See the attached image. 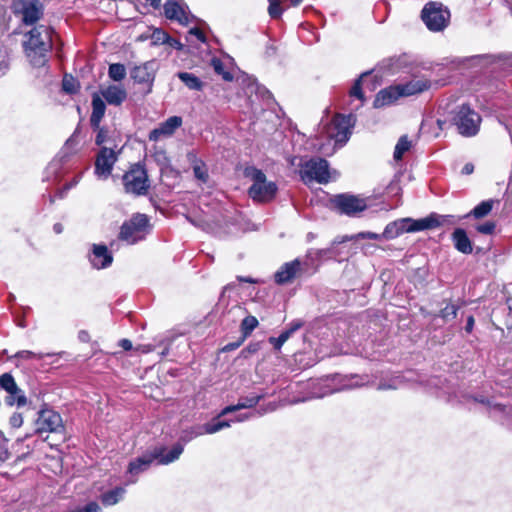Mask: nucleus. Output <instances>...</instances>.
<instances>
[{
	"label": "nucleus",
	"mask_w": 512,
	"mask_h": 512,
	"mask_svg": "<svg viewBox=\"0 0 512 512\" xmlns=\"http://www.w3.org/2000/svg\"><path fill=\"white\" fill-rule=\"evenodd\" d=\"M354 123L355 117L352 114L336 115L321 131V138L329 144L321 143L318 150L325 155L333 154L349 140Z\"/></svg>",
	"instance_id": "f257e3e1"
},
{
	"label": "nucleus",
	"mask_w": 512,
	"mask_h": 512,
	"mask_svg": "<svg viewBox=\"0 0 512 512\" xmlns=\"http://www.w3.org/2000/svg\"><path fill=\"white\" fill-rule=\"evenodd\" d=\"M11 10L13 19L18 23L13 35L22 36L21 44L29 57L32 52V0H13Z\"/></svg>",
	"instance_id": "f03ea898"
},
{
	"label": "nucleus",
	"mask_w": 512,
	"mask_h": 512,
	"mask_svg": "<svg viewBox=\"0 0 512 512\" xmlns=\"http://www.w3.org/2000/svg\"><path fill=\"white\" fill-rule=\"evenodd\" d=\"M297 158L291 159V165H296ZM299 176L305 184H311L313 182L319 184H326L330 181V170L329 163L319 157L314 158H300L299 163Z\"/></svg>",
	"instance_id": "7ed1b4c3"
},
{
	"label": "nucleus",
	"mask_w": 512,
	"mask_h": 512,
	"mask_svg": "<svg viewBox=\"0 0 512 512\" xmlns=\"http://www.w3.org/2000/svg\"><path fill=\"white\" fill-rule=\"evenodd\" d=\"M244 175L253 182L248 190L253 201L270 202L275 198L278 187L275 182L267 180L262 170L248 166L244 170Z\"/></svg>",
	"instance_id": "20e7f679"
},
{
	"label": "nucleus",
	"mask_w": 512,
	"mask_h": 512,
	"mask_svg": "<svg viewBox=\"0 0 512 512\" xmlns=\"http://www.w3.org/2000/svg\"><path fill=\"white\" fill-rule=\"evenodd\" d=\"M183 445L178 443L172 447L168 454H164L165 449H155L153 454L144 455L131 461L128 467V472L131 475H138L146 471L154 460H158L159 464L166 465L177 460L183 452Z\"/></svg>",
	"instance_id": "39448f33"
},
{
	"label": "nucleus",
	"mask_w": 512,
	"mask_h": 512,
	"mask_svg": "<svg viewBox=\"0 0 512 512\" xmlns=\"http://www.w3.org/2000/svg\"><path fill=\"white\" fill-rule=\"evenodd\" d=\"M481 116L469 105H461L452 112L451 122L463 137H473L480 129Z\"/></svg>",
	"instance_id": "423d86ee"
},
{
	"label": "nucleus",
	"mask_w": 512,
	"mask_h": 512,
	"mask_svg": "<svg viewBox=\"0 0 512 512\" xmlns=\"http://www.w3.org/2000/svg\"><path fill=\"white\" fill-rule=\"evenodd\" d=\"M148 227V217L145 214L137 213L122 224L119 239L128 244H135L144 239L148 232Z\"/></svg>",
	"instance_id": "0eeeda50"
},
{
	"label": "nucleus",
	"mask_w": 512,
	"mask_h": 512,
	"mask_svg": "<svg viewBox=\"0 0 512 512\" xmlns=\"http://www.w3.org/2000/svg\"><path fill=\"white\" fill-rule=\"evenodd\" d=\"M421 18L430 31H442L449 23L450 12L439 2L427 3L421 12Z\"/></svg>",
	"instance_id": "6e6552de"
},
{
	"label": "nucleus",
	"mask_w": 512,
	"mask_h": 512,
	"mask_svg": "<svg viewBox=\"0 0 512 512\" xmlns=\"http://www.w3.org/2000/svg\"><path fill=\"white\" fill-rule=\"evenodd\" d=\"M52 48V31L44 25H34V67H44Z\"/></svg>",
	"instance_id": "1a4fd4ad"
},
{
	"label": "nucleus",
	"mask_w": 512,
	"mask_h": 512,
	"mask_svg": "<svg viewBox=\"0 0 512 512\" xmlns=\"http://www.w3.org/2000/svg\"><path fill=\"white\" fill-rule=\"evenodd\" d=\"M123 183L126 192L135 195H145L150 186L147 171L139 163L132 165L124 174Z\"/></svg>",
	"instance_id": "9d476101"
},
{
	"label": "nucleus",
	"mask_w": 512,
	"mask_h": 512,
	"mask_svg": "<svg viewBox=\"0 0 512 512\" xmlns=\"http://www.w3.org/2000/svg\"><path fill=\"white\" fill-rule=\"evenodd\" d=\"M62 428L61 416L49 408H43L38 412V418L34 422V433L41 436L44 432L55 433Z\"/></svg>",
	"instance_id": "9b49d317"
},
{
	"label": "nucleus",
	"mask_w": 512,
	"mask_h": 512,
	"mask_svg": "<svg viewBox=\"0 0 512 512\" xmlns=\"http://www.w3.org/2000/svg\"><path fill=\"white\" fill-rule=\"evenodd\" d=\"M333 204L342 214L348 216H355L367 208L364 198L350 194L336 195Z\"/></svg>",
	"instance_id": "f8f14e48"
},
{
	"label": "nucleus",
	"mask_w": 512,
	"mask_h": 512,
	"mask_svg": "<svg viewBox=\"0 0 512 512\" xmlns=\"http://www.w3.org/2000/svg\"><path fill=\"white\" fill-rule=\"evenodd\" d=\"M0 386L8 394L5 398V403L8 406L17 405L21 407L27 403L24 392L17 386L14 378L10 374L5 373L0 376Z\"/></svg>",
	"instance_id": "ddd939ff"
},
{
	"label": "nucleus",
	"mask_w": 512,
	"mask_h": 512,
	"mask_svg": "<svg viewBox=\"0 0 512 512\" xmlns=\"http://www.w3.org/2000/svg\"><path fill=\"white\" fill-rule=\"evenodd\" d=\"M119 152L112 148L101 147L95 160V174L101 178L107 179L112 172L113 166L118 160Z\"/></svg>",
	"instance_id": "4468645a"
},
{
	"label": "nucleus",
	"mask_w": 512,
	"mask_h": 512,
	"mask_svg": "<svg viewBox=\"0 0 512 512\" xmlns=\"http://www.w3.org/2000/svg\"><path fill=\"white\" fill-rule=\"evenodd\" d=\"M230 427L229 421H212L210 423H206L204 425H199L191 428L190 430H186L180 437V440L183 443H187L194 439L197 436H201L203 434H214L224 428Z\"/></svg>",
	"instance_id": "2eb2a0df"
},
{
	"label": "nucleus",
	"mask_w": 512,
	"mask_h": 512,
	"mask_svg": "<svg viewBox=\"0 0 512 512\" xmlns=\"http://www.w3.org/2000/svg\"><path fill=\"white\" fill-rule=\"evenodd\" d=\"M156 68H157V64L155 61H148L142 65L135 66L131 70L130 76L135 82H137L139 84L148 85V87H149L148 92H150L152 84L155 79Z\"/></svg>",
	"instance_id": "dca6fc26"
},
{
	"label": "nucleus",
	"mask_w": 512,
	"mask_h": 512,
	"mask_svg": "<svg viewBox=\"0 0 512 512\" xmlns=\"http://www.w3.org/2000/svg\"><path fill=\"white\" fill-rule=\"evenodd\" d=\"M182 125V118L179 116H171L162 122L157 128L149 133L150 141H159L163 138L172 136L175 131Z\"/></svg>",
	"instance_id": "f3484780"
},
{
	"label": "nucleus",
	"mask_w": 512,
	"mask_h": 512,
	"mask_svg": "<svg viewBox=\"0 0 512 512\" xmlns=\"http://www.w3.org/2000/svg\"><path fill=\"white\" fill-rule=\"evenodd\" d=\"M302 271V263L299 259L284 263L275 273L277 284L283 285L292 282Z\"/></svg>",
	"instance_id": "a211bd4d"
},
{
	"label": "nucleus",
	"mask_w": 512,
	"mask_h": 512,
	"mask_svg": "<svg viewBox=\"0 0 512 512\" xmlns=\"http://www.w3.org/2000/svg\"><path fill=\"white\" fill-rule=\"evenodd\" d=\"M113 257L105 245L94 244L90 255V262L97 269H104L112 264Z\"/></svg>",
	"instance_id": "6ab92c4d"
},
{
	"label": "nucleus",
	"mask_w": 512,
	"mask_h": 512,
	"mask_svg": "<svg viewBox=\"0 0 512 512\" xmlns=\"http://www.w3.org/2000/svg\"><path fill=\"white\" fill-rule=\"evenodd\" d=\"M165 16L170 20H176L182 25L189 23L190 14L186 8L176 1H168L164 5Z\"/></svg>",
	"instance_id": "aec40b11"
},
{
	"label": "nucleus",
	"mask_w": 512,
	"mask_h": 512,
	"mask_svg": "<svg viewBox=\"0 0 512 512\" xmlns=\"http://www.w3.org/2000/svg\"><path fill=\"white\" fill-rule=\"evenodd\" d=\"M359 385L360 384H358V382L352 383L351 380H349V383H345L339 388L330 389L323 381H311L308 384V387L312 389L311 396L309 398H321L335 391L351 389L354 387H358Z\"/></svg>",
	"instance_id": "412c9836"
},
{
	"label": "nucleus",
	"mask_w": 512,
	"mask_h": 512,
	"mask_svg": "<svg viewBox=\"0 0 512 512\" xmlns=\"http://www.w3.org/2000/svg\"><path fill=\"white\" fill-rule=\"evenodd\" d=\"M401 96V92L399 91L398 85L390 86L388 88L380 90L373 102V106L375 108H382L388 105L393 104L397 101Z\"/></svg>",
	"instance_id": "4be33fe9"
},
{
	"label": "nucleus",
	"mask_w": 512,
	"mask_h": 512,
	"mask_svg": "<svg viewBox=\"0 0 512 512\" xmlns=\"http://www.w3.org/2000/svg\"><path fill=\"white\" fill-rule=\"evenodd\" d=\"M430 81L425 78H415L404 84H398L402 97L422 93L430 88Z\"/></svg>",
	"instance_id": "5701e85b"
},
{
	"label": "nucleus",
	"mask_w": 512,
	"mask_h": 512,
	"mask_svg": "<svg viewBox=\"0 0 512 512\" xmlns=\"http://www.w3.org/2000/svg\"><path fill=\"white\" fill-rule=\"evenodd\" d=\"M100 93V96L104 98L109 105L114 106L121 105L127 98L126 90L117 85H109L108 87L101 89Z\"/></svg>",
	"instance_id": "b1692460"
},
{
	"label": "nucleus",
	"mask_w": 512,
	"mask_h": 512,
	"mask_svg": "<svg viewBox=\"0 0 512 512\" xmlns=\"http://www.w3.org/2000/svg\"><path fill=\"white\" fill-rule=\"evenodd\" d=\"M262 395L258 394H251L246 397H242L239 399L238 403L235 405H229L226 406L218 415V417L227 415L229 413L241 410V409H247L252 408L258 404V402L262 399Z\"/></svg>",
	"instance_id": "393cba45"
},
{
	"label": "nucleus",
	"mask_w": 512,
	"mask_h": 512,
	"mask_svg": "<svg viewBox=\"0 0 512 512\" xmlns=\"http://www.w3.org/2000/svg\"><path fill=\"white\" fill-rule=\"evenodd\" d=\"M452 241L456 250L463 254H470L473 251L472 243L467 233L462 228H456L452 233Z\"/></svg>",
	"instance_id": "a878e982"
},
{
	"label": "nucleus",
	"mask_w": 512,
	"mask_h": 512,
	"mask_svg": "<svg viewBox=\"0 0 512 512\" xmlns=\"http://www.w3.org/2000/svg\"><path fill=\"white\" fill-rule=\"evenodd\" d=\"M407 218H402L386 225L382 236L385 239H394L403 233H410Z\"/></svg>",
	"instance_id": "bb28decb"
},
{
	"label": "nucleus",
	"mask_w": 512,
	"mask_h": 512,
	"mask_svg": "<svg viewBox=\"0 0 512 512\" xmlns=\"http://www.w3.org/2000/svg\"><path fill=\"white\" fill-rule=\"evenodd\" d=\"M105 110L106 105L103 98L99 94L94 93L92 96V114L90 117V123L93 128H99Z\"/></svg>",
	"instance_id": "cd10ccee"
},
{
	"label": "nucleus",
	"mask_w": 512,
	"mask_h": 512,
	"mask_svg": "<svg viewBox=\"0 0 512 512\" xmlns=\"http://www.w3.org/2000/svg\"><path fill=\"white\" fill-rule=\"evenodd\" d=\"M474 401L486 405L489 414L495 419H502V416L512 413V407H507L498 403H492L490 400H487L482 396L474 397Z\"/></svg>",
	"instance_id": "c85d7f7f"
},
{
	"label": "nucleus",
	"mask_w": 512,
	"mask_h": 512,
	"mask_svg": "<svg viewBox=\"0 0 512 512\" xmlns=\"http://www.w3.org/2000/svg\"><path fill=\"white\" fill-rule=\"evenodd\" d=\"M126 493L125 488L116 487L115 489L109 490L101 495V502L105 506H112L117 504Z\"/></svg>",
	"instance_id": "c756f323"
},
{
	"label": "nucleus",
	"mask_w": 512,
	"mask_h": 512,
	"mask_svg": "<svg viewBox=\"0 0 512 512\" xmlns=\"http://www.w3.org/2000/svg\"><path fill=\"white\" fill-rule=\"evenodd\" d=\"M425 220H426L427 230L454 223L452 216L439 215L436 213H432L429 216L425 217Z\"/></svg>",
	"instance_id": "7c9ffc66"
},
{
	"label": "nucleus",
	"mask_w": 512,
	"mask_h": 512,
	"mask_svg": "<svg viewBox=\"0 0 512 512\" xmlns=\"http://www.w3.org/2000/svg\"><path fill=\"white\" fill-rule=\"evenodd\" d=\"M77 145H78V140H77L75 134H73L70 138L67 139L64 146L62 147V149L59 152V157H60L61 161L65 162L72 155H74L77 151Z\"/></svg>",
	"instance_id": "2f4dec72"
},
{
	"label": "nucleus",
	"mask_w": 512,
	"mask_h": 512,
	"mask_svg": "<svg viewBox=\"0 0 512 512\" xmlns=\"http://www.w3.org/2000/svg\"><path fill=\"white\" fill-rule=\"evenodd\" d=\"M178 78L191 90L200 91L203 88L202 81L192 73L179 72Z\"/></svg>",
	"instance_id": "473e14b6"
},
{
	"label": "nucleus",
	"mask_w": 512,
	"mask_h": 512,
	"mask_svg": "<svg viewBox=\"0 0 512 512\" xmlns=\"http://www.w3.org/2000/svg\"><path fill=\"white\" fill-rule=\"evenodd\" d=\"M192 167H193L194 177L201 183H206L209 178L208 169L206 167V164L202 160L196 159L194 157Z\"/></svg>",
	"instance_id": "72a5a7b5"
},
{
	"label": "nucleus",
	"mask_w": 512,
	"mask_h": 512,
	"mask_svg": "<svg viewBox=\"0 0 512 512\" xmlns=\"http://www.w3.org/2000/svg\"><path fill=\"white\" fill-rule=\"evenodd\" d=\"M411 148V141L408 139L406 135H403L399 138L393 153V158L396 161H399L403 158V155L409 151Z\"/></svg>",
	"instance_id": "f704fd0d"
},
{
	"label": "nucleus",
	"mask_w": 512,
	"mask_h": 512,
	"mask_svg": "<svg viewBox=\"0 0 512 512\" xmlns=\"http://www.w3.org/2000/svg\"><path fill=\"white\" fill-rule=\"evenodd\" d=\"M494 203L495 201L492 199L482 201L467 216L472 215L477 219L483 218L491 212Z\"/></svg>",
	"instance_id": "c9c22d12"
},
{
	"label": "nucleus",
	"mask_w": 512,
	"mask_h": 512,
	"mask_svg": "<svg viewBox=\"0 0 512 512\" xmlns=\"http://www.w3.org/2000/svg\"><path fill=\"white\" fill-rule=\"evenodd\" d=\"M258 320L252 315L246 316L241 322V332L243 338H247L252 331L258 326Z\"/></svg>",
	"instance_id": "e433bc0d"
},
{
	"label": "nucleus",
	"mask_w": 512,
	"mask_h": 512,
	"mask_svg": "<svg viewBox=\"0 0 512 512\" xmlns=\"http://www.w3.org/2000/svg\"><path fill=\"white\" fill-rule=\"evenodd\" d=\"M108 75L114 81L123 80L126 76L125 66L120 63L111 64L109 66Z\"/></svg>",
	"instance_id": "4c0bfd02"
},
{
	"label": "nucleus",
	"mask_w": 512,
	"mask_h": 512,
	"mask_svg": "<svg viewBox=\"0 0 512 512\" xmlns=\"http://www.w3.org/2000/svg\"><path fill=\"white\" fill-rule=\"evenodd\" d=\"M211 65H212L214 71L218 75H221L224 80L231 81L233 79L232 74L225 70L224 64H223V62L220 59L213 58L211 60Z\"/></svg>",
	"instance_id": "58836bf2"
},
{
	"label": "nucleus",
	"mask_w": 512,
	"mask_h": 512,
	"mask_svg": "<svg viewBox=\"0 0 512 512\" xmlns=\"http://www.w3.org/2000/svg\"><path fill=\"white\" fill-rule=\"evenodd\" d=\"M62 88L66 93L73 94L78 91L79 84L71 75H65L62 81Z\"/></svg>",
	"instance_id": "ea45409f"
},
{
	"label": "nucleus",
	"mask_w": 512,
	"mask_h": 512,
	"mask_svg": "<svg viewBox=\"0 0 512 512\" xmlns=\"http://www.w3.org/2000/svg\"><path fill=\"white\" fill-rule=\"evenodd\" d=\"M9 69V57L6 47L0 43V76L7 73Z\"/></svg>",
	"instance_id": "a19ab883"
},
{
	"label": "nucleus",
	"mask_w": 512,
	"mask_h": 512,
	"mask_svg": "<svg viewBox=\"0 0 512 512\" xmlns=\"http://www.w3.org/2000/svg\"><path fill=\"white\" fill-rule=\"evenodd\" d=\"M458 307L454 304H447L441 309L439 316L445 321H450L456 318Z\"/></svg>",
	"instance_id": "79ce46f5"
},
{
	"label": "nucleus",
	"mask_w": 512,
	"mask_h": 512,
	"mask_svg": "<svg viewBox=\"0 0 512 512\" xmlns=\"http://www.w3.org/2000/svg\"><path fill=\"white\" fill-rule=\"evenodd\" d=\"M280 1L281 0H268V13L271 18L277 19L281 17L282 9L280 8Z\"/></svg>",
	"instance_id": "37998d69"
},
{
	"label": "nucleus",
	"mask_w": 512,
	"mask_h": 512,
	"mask_svg": "<svg viewBox=\"0 0 512 512\" xmlns=\"http://www.w3.org/2000/svg\"><path fill=\"white\" fill-rule=\"evenodd\" d=\"M407 220L409 221L408 227H409L410 233L427 230L425 218L418 219V220H413L411 218H407Z\"/></svg>",
	"instance_id": "c03bdc74"
},
{
	"label": "nucleus",
	"mask_w": 512,
	"mask_h": 512,
	"mask_svg": "<svg viewBox=\"0 0 512 512\" xmlns=\"http://www.w3.org/2000/svg\"><path fill=\"white\" fill-rule=\"evenodd\" d=\"M402 379H403L402 376H396V377L392 378L389 381V383H386V382L380 383L378 386V389L379 390L398 389L399 387H401Z\"/></svg>",
	"instance_id": "a18cd8bd"
},
{
	"label": "nucleus",
	"mask_w": 512,
	"mask_h": 512,
	"mask_svg": "<svg viewBox=\"0 0 512 512\" xmlns=\"http://www.w3.org/2000/svg\"><path fill=\"white\" fill-rule=\"evenodd\" d=\"M350 97L356 98L360 101V104L356 107V109L363 104V93L361 90V80H357L350 90Z\"/></svg>",
	"instance_id": "49530a36"
},
{
	"label": "nucleus",
	"mask_w": 512,
	"mask_h": 512,
	"mask_svg": "<svg viewBox=\"0 0 512 512\" xmlns=\"http://www.w3.org/2000/svg\"><path fill=\"white\" fill-rule=\"evenodd\" d=\"M495 223L494 222H491V221H488V222H485L483 224H479L477 227H476V230L481 233V234H486V235H489V234H492L495 230Z\"/></svg>",
	"instance_id": "de8ad7c7"
},
{
	"label": "nucleus",
	"mask_w": 512,
	"mask_h": 512,
	"mask_svg": "<svg viewBox=\"0 0 512 512\" xmlns=\"http://www.w3.org/2000/svg\"><path fill=\"white\" fill-rule=\"evenodd\" d=\"M260 348L261 346L259 342L250 343L241 351V355L244 358H248L250 355L257 353L260 350Z\"/></svg>",
	"instance_id": "09e8293b"
},
{
	"label": "nucleus",
	"mask_w": 512,
	"mask_h": 512,
	"mask_svg": "<svg viewBox=\"0 0 512 512\" xmlns=\"http://www.w3.org/2000/svg\"><path fill=\"white\" fill-rule=\"evenodd\" d=\"M152 38L155 43H165L170 41V37L167 35V33L160 29H157L153 32Z\"/></svg>",
	"instance_id": "8fccbe9b"
},
{
	"label": "nucleus",
	"mask_w": 512,
	"mask_h": 512,
	"mask_svg": "<svg viewBox=\"0 0 512 512\" xmlns=\"http://www.w3.org/2000/svg\"><path fill=\"white\" fill-rule=\"evenodd\" d=\"M101 507L98 503L92 501L89 502L87 505H85L82 508H79L77 510H74V512H101Z\"/></svg>",
	"instance_id": "3c124183"
},
{
	"label": "nucleus",
	"mask_w": 512,
	"mask_h": 512,
	"mask_svg": "<svg viewBox=\"0 0 512 512\" xmlns=\"http://www.w3.org/2000/svg\"><path fill=\"white\" fill-rule=\"evenodd\" d=\"M23 424V417L20 413H14L10 417V425L14 428H19Z\"/></svg>",
	"instance_id": "603ef678"
},
{
	"label": "nucleus",
	"mask_w": 512,
	"mask_h": 512,
	"mask_svg": "<svg viewBox=\"0 0 512 512\" xmlns=\"http://www.w3.org/2000/svg\"><path fill=\"white\" fill-rule=\"evenodd\" d=\"M98 133L96 135L95 143L99 146H101L107 138V131L104 128H97Z\"/></svg>",
	"instance_id": "864d4df0"
},
{
	"label": "nucleus",
	"mask_w": 512,
	"mask_h": 512,
	"mask_svg": "<svg viewBox=\"0 0 512 512\" xmlns=\"http://www.w3.org/2000/svg\"><path fill=\"white\" fill-rule=\"evenodd\" d=\"M356 237L363 238V239H373V240H380L381 238H383L382 234H377L374 232H361Z\"/></svg>",
	"instance_id": "5fc2aeb1"
},
{
	"label": "nucleus",
	"mask_w": 512,
	"mask_h": 512,
	"mask_svg": "<svg viewBox=\"0 0 512 512\" xmlns=\"http://www.w3.org/2000/svg\"><path fill=\"white\" fill-rule=\"evenodd\" d=\"M255 416L254 413H244V414H239L235 417V419H231V420H228L230 422V424L232 422H243L245 420H248L249 418ZM214 421H219L218 419H215Z\"/></svg>",
	"instance_id": "6e6d98bb"
},
{
	"label": "nucleus",
	"mask_w": 512,
	"mask_h": 512,
	"mask_svg": "<svg viewBox=\"0 0 512 512\" xmlns=\"http://www.w3.org/2000/svg\"><path fill=\"white\" fill-rule=\"evenodd\" d=\"M269 342L273 345L275 350H280L283 344L285 343L281 337H270Z\"/></svg>",
	"instance_id": "4d7b16f0"
},
{
	"label": "nucleus",
	"mask_w": 512,
	"mask_h": 512,
	"mask_svg": "<svg viewBox=\"0 0 512 512\" xmlns=\"http://www.w3.org/2000/svg\"><path fill=\"white\" fill-rule=\"evenodd\" d=\"M302 325L303 323L300 320H295L292 323H290L286 329L291 335H293L297 330H299L302 327Z\"/></svg>",
	"instance_id": "13d9d810"
},
{
	"label": "nucleus",
	"mask_w": 512,
	"mask_h": 512,
	"mask_svg": "<svg viewBox=\"0 0 512 512\" xmlns=\"http://www.w3.org/2000/svg\"><path fill=\"white\" fill-rule=\"evenodd\" d=\"M189 34L195 36L199 41L205 42L204 33L199 28L190 29Z\"/></svg>",
	"instance_id": "bf43d9fd"
},
{
	"label": "nucleus",
	"mask_w": 512,
	"mask_h": 512,
	"mask_svg": "<svg viewBox=\"0 0 512 512\" xmlns=\"http://www.w3.org/2000/svg\"><path fill=\"white\" fill-rule=\"evenodd\" d=\"M136 350L141 353H150L154 350V346L151 344H142L136 347Z\"/></svg>",
	"instance_id": "052dcab7"
},
{
	"label": "nucleus",
	"mask_w": 512,
	"mask_h": 512,
	"mask_svg": "<svg viewBox=\"0 0 512 512\" xmlns=\"http://www.w3.org/2000/svg\"><path fill=\"white\" fill-rule=\"evenodd\" d=\"M474 323H475L474 317L473 316H468L467 323H466V326H465V331L467 333H471L472 332L473 327H474Z\"/></svg>",
	"instance_id": "680f3d73"
},
{
	"label": "nucleus",
	"mask_w": 512,
	"mask_h": 512,
	"mask_svg": "<svg viewBox=\"0 0 512 512\" xmlns=\"http://www.w3.org/2000/svg\"><path fill=\"white\" fill-rule=\"evenodd\" d=\"M119 346L122 347L124 350L128 351L132 349V342L128 339H122L119 342Z\"/></svg>",
	"instance_id": "e2e57ef3"
},
{
	"label": "nucleus",
	"mask_w": 512,
	"mask_h": 512,
	"mask_svg": "<svg viewBox=\"0 0 512 512\" xmlns=\"http://www.w3.org/2000/svg\"><path fill=\"white\" fill-rule=\"evenodd\" d=\"M78 338H79V340H80V341H82V342H88V341H89V339H90V336H89L88 332H86V331L82 330V331H80V332L78 333Z\"/></svg>",
	"instance_id": "0e129e2a"
},
{
	"label": "nucleus",
	"mask_w": 512,
	"mask_h": 512,
	"mask_svg": "<svg viewBox=\"0 0 512 512\" xmlns=\"http://www.w3.org/2000/svg\"><path fill=\"white\" fill-rule=\"evenodd\" d=\"M147 3H149L154 9H157L161 5V0H145Z\"/></svg>",
	"instance_id": "69168bd1"
},
{
	"label": "nucleus",
	"mask_w": 512,
	"mask_h": 512,
	"mask_svg": "<svg viewBox=\"0 0 512 512\" xmlns=\"http://www.w3.org/2000/svg\"><path fill=\"white\" fill-rule=\"evenodd\" d=\"M292 335L288 332L287 329H285L284 331L281 332V334L279 335V337H281L284 342H286Z\"/></svg>",
	"instance_id": "338daca9"
},
{
	"label": "nucleus",
	"mask_w": 512,
	"mask_h": 512,
	"mask_svg": "<svg viewBox=\"0 0 512 512\" xmlns=\"http://www.w3.org/2000/svg\"><path fill=\"white\" fill-rule=\"evenodd\" d=\"M53 231H54L56 234H60V233H62V231H63V226H62V224H60V223H56V224H54V226H53Z\"/></svg>",
	"instance_id": "774afa93"
}]
</instances>
